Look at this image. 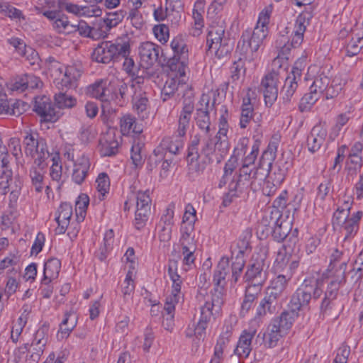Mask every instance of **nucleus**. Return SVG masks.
Masks as SVG:
<instances>
[{
  "instance_id": "obj_40",
  "label": "nucleus",
  "mask_w": 363,
  "mask_h": 363,
  "mask_svg": "<svg viewBox=\"0 0 363 363\" xmlns=\"http://www.w3.org/2000/svg\"><path fill=\"white\" fill-rule=\"evenodd\" d=\"M196 220V211L191 203H188L185 207L182 228H184V229L190 231H194Z\"/></svg>"
},
{
  "instance_id": "obj_6",
  "label": "nucleus",
  "mask_w": 363,
  "mask_h": 363,
  "mask_svg": "<svg viewBox=\"0 0 363 363\" xmlns=\"http://www.w3.org/2000/svg\"><path fill=\"white\" fill-rule=\"evenodd\" d=\"M130 54V45L126 42L115 43L104 41L94 50L92 59L97 62L108 64L111 61L120 60L121 57Z\"/></svg>"
},
{
  "instance_id": "obj_28",
  "label": "nucleus",
  "mask_w": 363,
  "mask_h": 363,
  "mask_svg": "<svg viewBox=\"0 0 363 363\" xmlns=\"http://www.w3.org/2000/svg\"><path fill=\"white\" fill-rule=\"evenodd\" d=\"M118 150V142L113 133H108L100 140V152L104 157L115 155Z\"/></svg>"
},
{
  "instance_id": "obj_16",
  "label": "nucleus",
  "mask_w": 363,
  "mask_h": 363,
  "mask_svg": "<svg viewBox=\"0 0 363 363\" xmlns=\"http://www.w3.org/2000/svg\"><path fill=\"white\" fill-rule=\"evenodd\" d=\"M122 259L126 264H128V271L124 280L125 286L122 288L123 299L127 302L130 298L135 289L134 281L133 279V271L137 267L135 251H126Z\"/></svg>"
},
{
  "instance_id": "obj_45",
  "label": "nucleus",
  "mask_w": 363,
  "mask_h": 363,
  "mask_svg": "<svg viewBox=\"0 0 363 363\" xmlns=\"http://www.w3.org/2000/svg\"><path fill=\"white\" fill-rule=\"evenodd\" d=\"M89 199L86 194H82L76 201V216L78 222L84 220Z\"/></svg>"
},
{
  "instance_id": "obj_1",
  "label": "nucleus",
  "mask_w": 363,
  "mask_h": 363,
  "mask_svg": "<svg viewBox=\"0 0 363 363\" xmlns=\"http://www.w3.org/2000/svg\"><path fill=\"white\" fill-rule=\"evenodd\" d=\"M271 8H265L259 16L257 26L253 30H246L238 43L237 51L248 62L253 61L258 55V50L268 34Z\"/></svg>"
},
{
  "instance_id": "obj_26",
  "label": "nucleus",
  "mask_w": 363,
  "mask_h": 363,
  "mask_svg": "<svg viewBox=\"0 0 363 363\" xmlns=\"http://www.w3.org/2000/svg\"><path fill=\"white\" fill-rule=\"evenodd\" d=\"M90 167V162L87 157L78 158L74 163L72 179L77 184L84 182Z\"/></svg>"
},
{
  "instance_id": "obj_53",
  "label": "nucleus",
  "mask_w": 363,
  "mask_h": 363,
  "mask_svg": "<svg viewBox=\"0 0 363 363\" xmlns=\"http://www.w3.org/2000/svg\"><path fill=\"white\" fill-rule=\"evenodd\" d=\"M107 85H110V82L107 79H101L92 84L90 86V92L93 97L101 101L103 95H104V91Z\"/></svg>"
},
{
  "instance_id": "obj_59",
  "label": "nucleus",
  "mask_w": 363,
  "mask_h": 363,
  "mask_svg": "<svg viewBox=\"0 0 363 363\" xmlns=\"http://www.w3.org/2000/svg\"><path fill=\"white\" fill-rule=\"evenodd\" d=\"M194 25L191 28L190 33L193 36H199L201 33L203 27V19L201 12H193Z\"/></svg>"
},
{
  "instance_id": "obj_25",
  "label": "nucleus",
  "mask_w": 363,
  "mask_h": 363,
  "mask_svg": "<svg viewBox=\"0 0 363 363\" xmlns=\"http://www.w3.org/2000/svg\"><path fill=\"white\" fill-rule=\"evenodd\" d=\"M256 331L244 330L240 335L234 352L239 357L247 358L252 350V340Z\"/></svg>"
},
{
  "instance_id": "obj_9",
  "label": "nucleus",
  "mask_w": 363,
  "mask_h": 363,
  "mask_svg": "<svg viewBox=\"0 0 363 363\" xmlns=\"http://www.w3.org/2000/svg\"><path fill=\"white\" fill-rule=\"evenodd\" d=\"M306 58L302 57L298 58L292 67L291 72L285 79L284 84L281 91L282 99L284 104L289 103L298 87V82L301 80L302 71L306 66Z\"/></svg>"
},
{
  "instance_id": "obj_20",
  "label": "nucleus",
  "mask_w": 363,
  "mask_h": 363,
  "mask_svg": "<svg viewBox=\"0 0 363 363\" xmlns=\"http://www.w3.org/2000/svg\"><path fill=\"white\" fill-rule=\"evenodd\" d=\"M161 51V48L153 43H142L139 48V54L144 66L148 68L157 62Z\"/></svg>"
},
{
  "instance_id": "obj_23",
  "label": "nucleus",
  "mask_w": 363,
  "mask_h": 363,
  "mask_svg": "<svg viewBox=\"0 0 363 363\" xmlns=\"http://www.w3.org/2000/svg\"><path fill=\"white\" fill-rule=\"evenodd\" d=\"M327 130L320 125H315L307 138L308 150L315 152L318 150L325 140Z\"/></svg>"
},
{
  "instance_id": "obj_10",
  "label": "nucleus",
  "mask_w": 363,
  "mask_h": 363,
  "mask_svg": "<svg viewBox=\"0 0 363 363\" xmlns=\"http://www.w3.org/2000/svg\"><path fill=\"white\" fill-rule=\"evenodd\" d=\"M135 225L136 228L140 230L145 225L151 213L152 200L149 190L138 191L135 193Z\"/></svg>"
},
{
  "instance_id": "obj_35",
  "label": "nucleus",
  "mask_w": 363,
  "mask_h": 363,
  "mask_svg": "<svg viewBox=\"0 0 363 363\" xmlns=\"http://www.w3.org/2000/svg\"><path fill=\"white\" fill-rule=\"evenodd\" d=\"M230 337V332L227 330L224 334L221 335L215 346L213 357L210 363H220L223 360V351L226 348L229 338Z\"/></svg>"
},
{
  "instance_id": "obj_5",
  "label": "nucleus",
  "mask_w": 363,
  "mask_h": 363,
  "mask_svg": "<svg viewBox=\"0 0 363 363\" xmlns=\"http://www.w3.org/2000/svg\"><path fill=\"white\" fill-rule=\"evenodd\" d=\"M24 152L34 160V164L40 168L45 167V160L50 157L46 140L38 133L26 132L23 140Z\"/></svg>"
},
{
  "instance_id": "obj_41",
  "label": "nucleus",
  "mask_w": 363,
  "mask_h": 363,
  "mask_svg": "<svg viewBox=\"0 0 363 363\" xmlns=\"http://www.w3.org/2000/svg\"><path fill=\"white\" fill-rule=\"evenodd\" d=\"M55 101L59 108H71L77 104L76 98L62 91L55 95Z\"/></svg>"
},
{
  "instance_id": "obj_3",
  "label": "nucleus",
  "mask_w": 363,
  "mask_h": 363,
  "mask_svg": "<svg viewBox=\"0 0 363 363\" xmlns=\"http://www.w3.org/2000/svg\"><path fill=\"white\" fill-rule=\"evenodd\" d=\"M244 252L238 251L235 255L232 253L230 259L226 257L220 259L213 274L214 285L225 286L226 279L232 285L238 281L245 265Z\"/></svg>"
},
{
  "instance_id": "obj_44",
  "label": "nucleus",
  "mask_w": 363,
  "mask_h": 363,
  "mask_svg": "<svg viewBox=\"0 0 363 363\" xmlns=\"http://www.w3.org/2000/svg\"><path fill=\"white\" fill-rule=\"evenodd\" d=\"M0 13L12 19H25L21 11L15 8L9 2H0Z\"/></svg>"
},
{
  "instance_id": "obj_11",
  "label": "nucleus",
  "mask_w": 363,
  "mask_h": 363,
  "mask_svg": "<svg viewBox=\"0 0 363 363\" xmlns=\"http://www.w3.org/2000/svg\"><path fill=\"white\" fill-rule=\"evenodd\" d=\"M183 97L182 108L178 116L177 133L180 138L186 135L194 110V95L191 89L186 90Z\"/></svg>"
},
{
  "instance_id": "obj_17",
  "label": "nucleus",
  "mask_w": 363,
  "mask_h": 363,
  "mask_svg": "<svg viewBox=\"0 0 363 363\" xmlns=\"http://www.w3.org/2000/svg\"><path fill=\"white\" fill-rule=\"evenodd\" d=\"M210 97L207 94H202L199 101V107L196 108V125L201 129L204 130L206 135L210 133L211 121L209 117V111L211 106ZM213 101L211 107L214 106Z\"/></svg>"
},
{
  "instance_id": "obj_32",
  "label": "nucleus",
  "mask_w": 363,
  "mask_h": 363,
  "mask_svg": "<svg viewBox=\"0 0 363 363\" xmlns=\"http://www.w3.org/2000/svg\"><path fill=\"white\" fill-rule=\"evenodd\" d=\"M254 116V107L251 103L250 93L247 94V96L243 98L241 106V114L240 117V127L245 129L247 127Z\"/></svg>"
},
{
  "instance_id": "obj_38",
  "label": "nucleus",
  "mask_w": 363,
  "mask_h": 363,
  "mask_svg": "<svg viewBox=\"0 0 363 363\" xmlns=\"http://www.w3.org/2000/svg\"><path fill=\"white\" fill-rule=\"evenodd\" d=\"M121 131L123 135L133 133H140L142 129L137 128L135 119L131 115L123 116L120 121Z\"/></svg>"
},
{
  "instance_id": "obj_19",
  "label": "nucleus",
  "mask_w": 363,
  "mask_h": 363,
  "mask_svg": "<svg viewBox=\"0 0 363 363\" xmlns=\"http://www.w3.org/2000/svg\"><path fill=\"white\" fill-rule=\"evenodd\" d=\"M264 268V264L263 260L250 264L243 276L244 281L245 283L264 285L268 277L267 271Z\"/></svg>"
},
{
  "instance_id": "obj_48",
  "label": "nucleus",
  "mask_w": 363,
  "mask_h": 363,
  "mask_svg": "<svg viewBox=\"0 0 363 363\" xmlns=\"http://www.w3.org/2000/svg\"><path fill=\"white\" fill-rule=\"evenodd\" d=\"M93 35L92 39H99L107 36L111 29L104 18L100 19L91 27Z\"/></svg>"
},
{
  "instance_id": "obj_29",
  "label": "nucleus",
  "mask_w": 363,
  "mask_h": 363,
  "mask_svg": "<svg viewBox=\"0 0 363 363\" xmlns=\"http://www.w3.org/2000/svg\"><path fill=\"white\" fill-rule=\"evenodd\" d=\"M206 138L203 140V145L201 150L202 155H203L208 162H213L212 155L219 148V146L223 145V141L220 140V137L216 135V141L211 137V135H206Z\"/></svg>"
},
{
  "instance_id": "obj_14",
  "label": "nucleus",
  "mask_w": 363,
  "mask_h": 363,
  "mask_svg": "<svg viewBox=\"0 0 363 363\" xmlns=\"http://www.w3.org/2000/svg\"><path fill=\"white\" fill-rule=\"evenodd\" d=\"M279 73L272 70L267 74L262 79L260 89L263 92L266 106H271L278 96V83Z\"/></svg>"
},
{
  "instance_id": "obj_47",
  "label": "nucleus",
  "mask_w": 363,
  "mask_h": 363,
  "mask_svg": "<svg viewBox=\"0 0 363 363\" xmlns=\"http://www.w3.org/2000/svg\"><path fill=\"white\" fill-rule=\"evenodd\" d=\"M289 231V225L286 223L283 225V222L278 218L275 222V226L272 230V236L278 242L286 240Z\"/></svg>"
},
{
  "instance_id": "obj_36",
  "label": "nucleus",
  "mask_w": 363,
  "mask_h": 363,
  "mask_svg": "<svg viewBox=\"0 0 363 363\" xmlns=\"http://www.w3.org/2000/svg\"><path fill=\"white\" fill-rule=\"evenodd\" d=\"M81 76V71L75 67H68L66 68L60 82H57L59 89H63L64 87L71 86Z\"/></svg>"
},
{
  "instance_id": "obj_46",
  "label": "nucleus",
  "mask_w": 363,
  "mask_h": 363,
  "mask_svg": "<svg viewBox=\"0 0 363 363\" xmlns=\"http://www.w3.org/2000/svg\"><path fill=\"white\" fill-rule=\"evenodd\" d=\"M174 204L170 203L165 209L163 215L162 216L160 220L157 225V228H172L174 225Z\"/></svg>"
},
{
  "instance_id": "obj_34",
  "label": "nucleus",
  "mask_w": 363,
  "mask_h": 363,
  "mask_svg": "<svg viewBox=\"0 0 363 363\" xmlns=\"http://www.w3.org/2000/svg\"><path fill=\"white\" fill-rule=\"evenodd\" d=\"M60 266V261L56 258L50 259L45 263L43 279L45 283H50L53 279L57 277Z\"/></svg>"
},
{
  "instance_id": "obj_21",
  "label": "nucleus",
  "mask_w": 363,
  "mask_h": 363,
  "mask_svg": "<svg viewBox=\"0 0 363 363\" xmlns=\"http://www.w3.org/2000/svg\"><path fill=\"white\" fill-rule=\"evenodd\" d=\"M346 266L347 262L346 260H343L339 266V269L335 271V274L328 284V289L325 294V296H328V298L335 299L336 298L340 286L345 281V274Z\"/></svg>"
},
{
  "instance_id": "obj_63",
  "label": "nucleus",
  "mask_w": 363,
  "mask_h": 363,
  "mask_svg": "<svg viewBox=\"0 0 363 363\" xmlns=\"http://www.w3.org/2000/svg\"><path fill=\"white\" fill-rule=\"evenodd\" d=\"M13 173L11 170L3 171L0 177V188L2 189V194H6L10 191V182L12 181Z\"/></svg>"
},
{
  "instance_id": "obj_27",
  "label": "nucleus",
  "mask_w": 363,
  "mask_h": 363,
  "mask_svg": "<svg viewBox=\"0 0 363 363\" xmlns=\"http://www.w3.org/2000/svg\"><path fill=\"white\" fill-rule=\"evenodd\" d=\"M224 34L225 26L223 23H213L210 26L206 40L208 50H211L212 46H216L219 43H223L224 40H228L224 38Z\"/></svg>"
},
{
  "instance_id": "obj_54",
  "label": "nucleus",
  "mask_w": 363,
  "mask_h": 363,
  "mask_svg": "<svg viewBox=\"0 0 363 363\" xmlns=\"http://www.w3.org/2000/svg\"><path fill=\"white\" fill-rule=\"evenodd\" d=\"M96 189L99 193L104 197L108 192L110 181L106 173H100L96 180Z\"/></svg>"
},
{
  "instance_id": "obj_31",
  "label": "nucleus",
  "mask_w": 363,
  "mask_h": 363,
  "mask_svg": "<svg viewBox=\"0 0 363 363\" xmlns=\"http://www.w3.org/2000/svg\"><path fill=\"white\" fill-rule=\"evenodd\" d=\"M57 213L58 216L56 218V221L58 224L60 232L65 233L72 216V206L69 203H62L57 209Z\"/></svg>"
},
{
  "instance_id": "obj_39",
  "label": "nucleus",
  "mask_w": 363,
  "mask_h": 363,
  "mask_svg": "<svg viewBox=\"0 0 363 363\" xmlns=\"http://www.w3.org/2000/svg\"><path fill=\"white\" fill-rule=\"evenodd\" d=\"M165 7L167 11L173 13L172 23L177 26L182 18L183 11V4L181 0H165Z\"/></svg>"
},
{
  "instance_id": "obj_2",
  "label": "nucleus",
  "mask_w": 363,
  "mask_h": 363,
  "mask_svg": "<svg viewBox=\"0 0 363 363\" xmlns=\"http://www.w3.org/2000/svg\"><path fill=\"white\" fill-rule=\"evenodd\" d=\"M276 150V147L272 148L269 145L268 149L262 155L259 167H240L237 178H233L230 182V188L233 195L235 194V191L241 192L247 186L255 191L261 185L262 182L267 178V170L264 166L271 167V160L274 159Z\"/></svg>"
},
{
  "instance_id": "obj_15",
  "label": "nucleus",
  "mask_w": 363,
  "mask_h": 363,
  "mask_svg": "<svg viewBox=\"0 0 363 363\" xmlns=\"http://www.w3.org/2000/svg\"><path fill=\"white\" fill-rule=\"evenodd\" d=\"M33 111L44 122L54 123L60 117L59 112L55 111L50 99L45 95L37 96L34 98Z\"/></svg>"
},
{
  "instance_id": "obj_60",
  "label": "nucleus",
  "mask_w": 363,
  "mask_h": 363,
  "mask_svg": "<svg viewBox=\"0 0 363 363\" xmlns=\"http://www.w3.org/2000/svg\"><path fill=\"white\" fill-rule=\"evenodd\" d=\"M26 86V90L38 89L42 86L43 82L40 79L32 74H23Z\"/></svg>"
},
{
  "instance_id": "obj_61",
  "label": "nucleus",
  "mask_w": 363,
  "mask_h": 363,
  "mask_svg": "<svg viewBox=\"0 0 363 363\" xmlns=\"http://www.w3.org/2000/svg\"><path fill=\"white\" fill-rule=\"evenodd\" d=\"M47 64L52 76L57 77L62 74L63 65H62L58 61L55 60L54 57H50L47 60Z\"/></svg>"
},
{
  "instance_id": "obj_24",
  "label": "nucleus",
  "mask_w": 363,
  "mask_h": 363,
  "mask_svg": "<svg viewBox=\"0 0 363 363\" xmlns=\"http://www.w3.org/2000/svg\"><path fill=\"white\" fill-rule=\"evenodd\" d=\"M308 25V19L304 13H301L298 16L294 26V35L291 42L289 41L290 48H297L303 42V34L306 31V27Z\"/></svg>"
},
{
  "instance_id": "obj_12",
  "label": "nucleus",
  "mask_w": 363,
  "mask_h": 363,
  "mask_svg": "<svg viewBox=\"0 0 363 363\" xmlns=\"http://www.w3.org/2000/svg\"><path fill=\"white\" fill-rule=\"evenodd\" d=\"M348 211L337 210L333 216V223L341 226L342 231L345 233V239L355 234L359 228V221L362 216V211H357L350 218Z\"/></svg>"
},
{
  "instance_id": "obj_18",
  "label": "nucleus",
  "mask_w": 363,
  "mask_h": 363,
  "mask_svg": "<svg viewBox=\"0 0 363 363\" xmlns=\"http://www.w3.org/2000/svg\"><path fill=\"white\" fill-rule=\"evenodd\" d=\"M43 16L52 21L53 28L59 33L70 34L74 33V24L68 21V18L60 11H45Z\"/></svg>"
},
{
  "instance_id": "obj_52",
  "label": "nucleus",
  "mask_w": 363,
  "mask_h": 363,
  "mask_svg": "<svg viewBox=\"0 0 363 363\" xmlns=\"http://www.w3.org/2000/svg\"><path fill=\"white\" fill-rule=\"evenodd\" d=\"M330 79L328 77H318L315 79L313 84L311 86L310 89L313 92L317 93L318 96L325 91L327 86L329 85Z\"/></svg>"
},
{
  "instance_id": "obj_55",
  "label": "nucleus",
  "mask_w": 363,
  "mask_h": 363,
  "mask_svg": "<svg viewBox=\"0 0 363 363\" xmlns=\"http://www.w3.org/2000/svg\"><path fill=\"white\" fill-rule=\"evenodd\" d=\"M320 98V96L317 93L313 92L310 89V92L306 94L301 99L299 108L301 111H304L307 108H310L311 106L314 104Z\"/></svg>"
},
{
  "instance_id": "obj_13",
  "label": "nucleus",
  "mask_w": 363,
  "mask_h": 363,
  "mask_svg": "<svg viewBox=\"0 0 363 363\" xmlns=\"http://www.w3.org/2000/svg\"><path fill=\"white\" fill-rule=\"evenodd\" d=\"M312 291L313 289L308 286V280H305L292 295L289 303L290 311L287 312L293 317V321L298 315V312L308 306L312 298Z\"/></svg>"
},
{
  "instance_id": "obj_42",
  "label": "nucleus",
  "mask_w": 363,
  "mask_h": 363,
  "mask_svg": "<svg viewBox=\"0 0 363 363\" xmlns=\"http://www.w3.org/2000/svg\"><path fill=\"white\" fill-rule=\"evenodd\" d=\"M183 140L179 138L167 137L164 138L161 143L160 149H166L170 153L176 155L180 148L183 147Z\"/></svg>"
},
{
  "instance_id": "obj_8",
  "label": "nucleus",
  "mask_w": 363,
  "mask_h": 363,
  "mask_svg": "<svg viewBox=\"0 0 363 363\" xmlns=\"http://www.w3.org/2000/svg\"><path fill=\"white\" fill-rule=\"evenodd\" d=\"M174 55L169 59L167 65L172 72H176V77H184L189 63V50L184 40L179 36L175 37L170 45Z\"/></svg>"
},
{
  "instance_id": "obj_7",
  "label": "nucleus",
  "mask_w": 363,
  "mask_h": 363,
  "mask_svg": "<svg viewBox=\"0 0 363 363\" xmlns=\"http://www.w3.org/2000/svg\"><path fill=\"white\" fill-rule=\"evenodd\" d=\"M293 324V317L288 312H282L280 316L272 319L268 326L267 334L264 333L262 338L264 346L269 348L274 347L281 337L291 328Z\"/></svg>"
},
{
  "instance_id": "obj_56",
  "label": "nucleus",
  "mask_w": 363,
  "mask_h": 363,
  "mask_svg": "<svg viewBox=\"0 0 363 363\" xmlns=\"http://www.w3.org/2000/svg\"><path fill=\"white\" fill-rule=\"evenodd\" d=\"M222 113L219 118V130L218 132V136H226L228 130V111L225 106H222L220 108Z\"/></svg>"
},
{
  "instance_id": "obj_37",
  "label": "nucleus",
  "mask_w": 363,
  "mask_h": 363,
  "mask_svg": "<svg viewBox=\"0 0 363 363\" xmlns=\"http://www.w3.org/2000/svg\"><path fill=\"white\" fill-rule=\"evenodd\" d=\"M177 78V77L175 76L174 77L169 78L166 81L161 94L163 101H166L174 94L176 91H178L179 89L183 88L185 86V84L181 83Z\"/></svg>"
},
{
  "instance_id": "obj_30",
  "label": "nucleus",
  "mask_w": 363,
  "mask_h": 363,
  "mask_svg": "<svg viewBox=\"0 0 363 363\" xmlns=\"http://www.w3.org/2000/svg\"><path fill=\"white\" fill-rule=\"evenodd\" d=\"M275 46L279 50L278 56L273 60V66L281 67V62L284 59H287L286 55L291 50L289 38L286 35H279L275 41Z\"/></svg>"
},
{
  "instance_id": "obj_50",
  "label": "nucleus",
  "mask_w": 363,
  "mask_h": 363,
  "mask_svg": "<svg viewBox=\"0 0 363 363\" xmlns=\"http://www.w3.org/2000/svg\"><path fill=\"white\" fill-rule=\"evenodd\" d=\"M363 48V37L352 38L346 46V55L349 57L357 55Z\"/></svg>"
},
{
  "instance_id": "obj_43",
  "label": "nucleus",
  "mask_w": 363,
  "mask_h": 363,
  "mask_svg": "<svg viewBox=\"0 0 363 363\" xmlns=\"http://www.w3.org/2000/svg\"><path fill=\"white\" fill-rule=\"evenodd\" d=\"M45 167L40 168L37 166L32 167L30 170V178L31 179V182L33 186H34L35 189L37 192H41L43 190V169Z\"/></svg>"
},
{
  "instance_id": "obj_51",
  "label": "nucleus",
  "mask_w": 363,
  "mask_h": 363,
  "mask_svg": "<svg viewBox=\"0 0 363 363\" xmlns=\"http://www.w3.org/2000/svg\"><path fill=\"white\" fill-rule=\"evenodd\" d=\"M181 230L182 235L180 242L182 246V250H196L197 246L194 240V237L191 236L193 231L184 229V228H182Z\"/></svg>"
},
{
  "instance_id": "obj_57",
  "label": "nucleus",
  "mask_w": 363,
  "mask_h": 363,
  "mask_svg": "<svg viewBox=\"0 0 363 363\" xmlns=\"http://www.w3.org/2000/svg\"><path fill=\"white\" fill-rule=\"evenodd\" d=\"M275 308L276 306L264 296L257 308V315L258 316H262L266 315L267 312L273 313Z\"/></svg>"
},
{
  "instance_id": "obj_4",
  "label": "nucleus",
  "mask_w": 363,
  "mask_h": 363,
  "mask_svg": "<svg viewBox=\"0 0 363 363\" xmlns=\"http://www.w3.org/2000/svg\"><path fill=\"white\" fill-rule=\"evenodd\" d=\"M225 286L214 285L211 291V301L206 300L205 304L201 307L200 319L194 328V335L199 339L205 335V330L210 321L213 311L218 312L224 303Z\"/></svg>"
},
{
  "instance_id": "obj_58",
  "label": "nucleus",
  "mask_w": 363,
  "mask_h": 363,
  "mask_svg": "<svg viewBox=\"0 0 363 363\" xmlns=\"http://www.w3.org/2000/svg\"><path fill=\"white\" fill-rule=\"evenodd\" d=\"M180 297L176 295H170L166 298L164 306V313L167 316H174L175 305L179 301Z\"/></svg>"
},
{
  "instance_id": "obj_33",
  "label": "nucleus",
  "mask_w": 363,
  "mask_h": 363,
  "mask_svg": "<svg viewBox=\"0 0 363 363\" xmlns=\"http://www.w3.org/2000/svg\"><path fill=\"white\" fill-rule=\"evenodd\" d=\"M77 323V315L74 312H69L65 314V318L60 324L58 332V338H67L70 333L76 327Z\"/></svg>"
},
{
  "instance_id": "obj_22",
  "label": "nucleus",
  "mask_w": 363,
  "mask_h": 363,
  "mask_svg": "<svg viewBox=\"0 0 363 363\" xmlns=\"http://www.w3.org/2000/svg\"><path fill=\"white\" fill-rule=\"evenodd\" d=\"M290 163L285 161L284 159L279 160L274 166L271 162V167H266L267 177L273 182H275L276 185H280L285 179L286 173L290 167Z\"/></svg>"
},
{
  "instance_id": "obj_64",
  "label": "nucleus",
  "mask_w": 363,
  "mask_h": 363,
  "mask_svg": "<svg viewBox=\"0 0 363 363\" xmlns=\"http://www.w3.org/2000/svg\"><path fill=\"white\" fill-rule=\"evenodd\" d=\"M289 279H286L284 275H278L276 278H274L270 284V287L273 289V290L279 291L281 293H284L286 286L288 285Z\"/></svg>"
},
{
  "instance_id": "obj_49",
  "label": "nucleus",
  "mask_w": 363,
  "mask_h": 363,
  "mask_svg": "<svg viewBox=\"0 0 363 363\" xmlns=\"http://www.w3.org/2000/svg\"><path fill=\"white\" fill-rule=\"evenodd\" d=\"M233 50V46L229 43V40H224L223 43L213 45L211 51H214L218 59H223L228 57Z\"/></svg>"
},
{
  "instance_id": "obj_62",
  "label": "nucleus",
  "mask_w": 363,
  "mask_h": 363,
  "mask_svg": "<svg viewBox=\"0 0 363 363\" xmlns=\"http://www.w3.org/2000/svg\"><path fill=\"white\" fill-rule=\"evenodd\" d=\"M124 18V11H119L114 13H108L107 17L104 19L108 25L109 28L116 27Z\"/></svg>"
}]
</instances>
